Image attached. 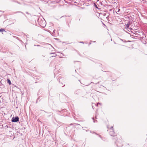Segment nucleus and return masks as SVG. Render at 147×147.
Listing matches in <instances>:
<instances>
[{"label": "nucleus", "mask_w": 147, "mask_h": 147, "mask_svg": "<svg viewBox=\"0 0 147 147\" xmlns=\"http://www.w3.org/2000/svg\"><path fill=\"white\" fill-rule=\"evenodd\" d=\"M0 32H6L4 29H3V28H1V29H0Z\"/></svg>", "instance_id": "7"}, {"label": "nucleus", "mask_w": 147, "mask_h": 147, "mask_svg": "<svg viewBox=\"0 0 147 147\" xmlns=\"http://www.w3.org/2000/svg\"><path fill=\"white\" fill-rule=\"evenodd\" d=\"M94 5L96 7V8H98V7H97V6L96 5L95 3H94Z\"/></svg>", "instance_id": "11"}, {"label": "nucleus", "mask_w": 147, "mask_h": 147, "mask_svg": "<svg viewBox=\"0 0 147 147\" xmlns=\"http://www.w3.org/2000/svg\"><path fill=\"white\" fill-rule=\"evenodd\" d=\"M38 22L39 25L42 27H45L46 25V22L44 19L38 18Z\"/></svg>", "instance_id": "1"}, {"label": "nucleus", "mask_w": 147, "mask_h": 147, "mask_svg": "<svg viewBox=\"0 0 147 147\" xmlns=\"http://www.w3.org/2000/svg\"><path fill=\"white\" fill-rule=\"evenodd\" d=\"M53 54V56H51L52 57H55L57 56L56 54L54 53H50V54Z\"/></svg>", "instance_id": "5"}, {"label": "nucleus", "mask_w": 147, "mask_h": 147, "mask_svg": "<svg viewBox=\"0 0 147 147\" xmlns=\"http://www.w3.org/2000/svg\"><path fill=\"white\" fill-rule=\"evenodd\" d=\"M7 82L9 83V85H11V82L10 80L9 79H7Z\"/></svg>", "instance_id": "8"}, {"label": "nucleus", "mask_w": 147, "mask_h": 147, "mask_svg": "<svg viewBox=\"0 0 147 147\" xmlns=\"http://www.w3.org/2000/svg\"><path fill=\"white\" fill-rule=\"evenodd\" d=\"M129 23H128L127 24H126L125 26V28L126 29H128L129 28Z\"/></svg>", "instance_id": "4"}, {"label": "nucleus", "mask_w": 147, "mask_h": 147, "mask_svg": "<svg viewBox=\"0 0 147 147\" xmlns=\"http://www.w3.org/2000/svg\"><path fill=\"white\" fill-rule=\"evenodd\" d=\"M131 32H133V33L134 34H135V36H138V35H139L137 33H134L132 31H131ZM137 32H136V33Z\"/></svg>", "instance_id": "9"}, {"label": "nucleus", "mask_w": 147, "mask_h": 147, "mask_svg": "<svg viewBox=\"0 0 147 147\" xmlns=\"http://www.w3.org/2000/svg\"><path fill=\"white\" fill-rule=\"evenodd\" d=\"M113 126H111V127L110 129L111 131H110L109 133L111 136H115V133L113 131Z\"/></svg>", "instance_id": "2"}, {"label": "nucleus", "mask_w": 147, "mask_h": 147, "mask_svg": "<svg viewBox=\"0 0 147 147\" xmlns=\"http://www.w3.org/2000/svg\"><path fill=\"white\" fill-rule=\"evenodd\" d=\"M94 122H95V121H94Z\"/></svg>", "instance_id": "14"}, {"label": "nucleus", "mask_w": 147, "mask_h": 147, "mask_svg": "<svg viewBox=\"0 0 147 147\" xmlns=\"http://www.w3.org/2000/svg\"><path fill=\"white\" fill-rule=\"evenodd\" d=\"M80 43H83V42H80Z\"/></svg>", "instance_id": "13"}, {"label": "nucleus", "mask_w": 147, "mask_h": 147, "mask_svg": "<svg viewBox=\"0 0 147 147\" xmlns=\"http://www.w3.org/2000/svg\"><path fill=\"white\" fill-rule=\"evenodd\" d=\"M117 146H123V144H119V143H118L117 144Z\"/></svg>", "instance_id": "6"}, {"label": "nucleus", "mask_w": 147, "mask_h": 147, "mask_svg": "<svg viewBox=\"0 0 147 147\" xmlns=\"http://www.w3.org/2000/svg\"><path fill=\"white\" fill-rule=\"evenodd\" d=\"M19 121V117H16L15 118L13 117L12 119V121L16 122Z\"/></svg>", "instance_id": "3"}, {"label": "nucleus", "mask_w": 147, "mask_h": 147, "mask_svg": "<svg viewBox=\"0 0 147 147\" xmlns=\"http://www.w3.org/2000/svg\"><path fill=\"white\" fill-rule=\"evenodd\" d=\"M127 29L129 31H130L132 29L130 28H129L128 29Z\"/></svg>", "instance_id": "10"}, {"label": "nucleus", "mask_w": 147, "mask_h": 147, "mask_svg": "<svg viewBox=\"0 0 147 147\" xmlns=\"http://www.w3.org/2000/svg\"><path fill=\"white\" fill-rule=\"evenodd\" d=\"M118 9V11H117L118 12L120 10V9Z\"/></svg>", "instance_id": "12"}]
</instances>
